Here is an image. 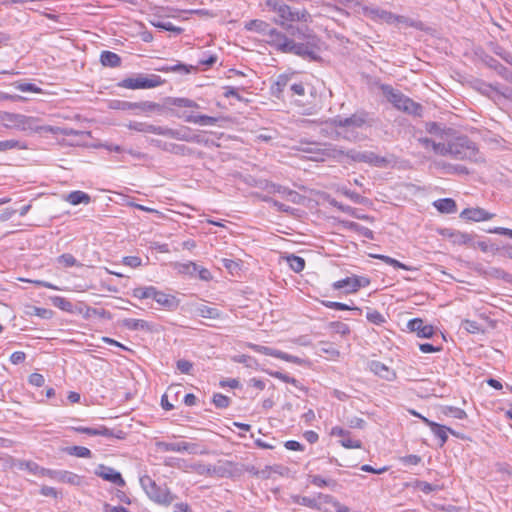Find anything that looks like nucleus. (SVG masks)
<instances>
[{"label":"nucleus","mask_w":512,"mask_h":512,"mask_svg":"<svg viewBox=\"0 0 512 512\" xmlns=\"http://www.w3.org/2000/svg\"><path fill=\"white\" fill-rule=\"evenodd\" d=\"M331 126V132L322 129L329 137L334 140L344 139L349 142H356L361 139L358 129L364 126H371L372 119L366 111H357L349 117L336 116L326 122Z\"/></svg>","instance_id":"f257e3e1"},{"label":"nucleus","mask_w":512,"mask_h":512,"mask_svg":"<svg viewBox=\"0 0 512 512\" xmlns=\"http://www.w3.org/2000/svg\"><path fill=\"white\" fill-rule=\"evenodd\" d=\"M264 6L267 10L275 12L279 19L275 22L285 26L286 22H308L310 14L306 9L293 10L283 0H265Z\"/></svg>","instance_id":"f03ea898"},{"label":"nucleus","mask_w":512,"mask_h":512,"mask_svg":"<svg viewBox=\"0 0 512 512\" xmlns=\"http://www.w3.org/2000/svg\"><path fill=\"white\" fill-rule=\"evenodd\" d=\"M380 89L387 99L397 110L409 115L421 116L423 107L411 98L404 95L399 90L394 89L391 85L382 84Z\"/></svg>","instance_id":"7ed1b4c3"},{"label":"nucleus","mask_w":512,"mask_h":512,"mask_svg":"<svg viewBox=\"0 0 512 512\" xmlns=\"http://www.w3.org/2000/svg\"><path fill=\"white\" fill-rule=\"evenodd\" d=\"M323 156L338 159L341 156H346L354 162L367 163L375 167H383L387 164L386 158L379 156L371 151H357L355 149L344 150L337 149L336 147L325 148L322 150Z\"/></svg>","instance_id":"20e7f679"},{"label":"nucleus","mask_w":512,"mask_h":512,"mask_svg":"<svg viewBox=\"0 0 512 512\" xmlns=\"http://www.w3.org/2000/svg\"><path fill=\"white\" fill-rule=\"evenodd\" d=\"M140 485L149 499L157 504L169 506L176 498L166 486L157 485L148 475L140 477Z\"/></svg>","instance_id":"39448f33"},{"label":"nucleus","mask_w":512,"mask_h":512,"mask_svg":"<svg viewBox=\"0 0 512 512\" xmlns=\"http://www.w3.org/2000/svg\"><path fill=\"white\" fill-rule=\"evenodd\" d=\"M450 156L457 160H469L478 162L481 157L474 142L468 137H457L450 141Z\"/></svg>","instance_id":"423d86ee"},{"label":"nucleus","mask_w":512,"mask_h":512,"mask_svg":"<svg viewBox=\"0 0 512 512\" xmlns=\"http://www.w3.org/2000/svg\"><path fill=\"white\" fill-rule=\"evenodd\" d=\"M164 83V80L156 74H138L135 77H128L121 80L118 86L126 89H151Z\"/></svg>","instance_id":"0eeeda50"},{"label":"nucleus","mask_w":512,"mask_h":512,"mask_svg":"<svg viewBox=\"0 0 512 512\" xmlns=\"http://www.w3.org/2000/svg\"><path fill=\"white\" fill-rule=\"evenodd\" d=\"M156 447L158 450L162 452H177V453H183L187 452L189 454H195L197 453L198 445L195 443H189L185 441L180 442H165V441H158L156 442Z\"/></svg>","instance_id":"6e6552de"},{"label":"nucleus","mask_w":512,"mask_h":512,"mask_svg":"<svg viewBox=\"0 0 512 512\" xmlns=\"http://www.w3.org/2000/svg\"><path fill=\"white\" fill-rule=\"evenodd\" d=\"M94 473L96 476L101 477L103 480L111 482L119 487H124L126 485V482L123 479L121 473L112 467L99 464L96 467Z\"/></svg>","instance_id":"1a4fd4ad"},{"label":"nucleus","mask_w":512,"mask_h":512,"mask_svg":"<svg viewBox=\"0 0 512 512\" xmlns=\"http://www.w3.org/2000/svg\"><path fill=\"white\" fill-rule=\"evenodd\" d=\"M174 116L183 119L185 122L194 123L199 125H215L218 118L207 115H194L191 111H175L171 109Z\"/></svg>","instance_id":"9d476101"},{"label":"nucleus","mask_w":512,"mask_h":512,"mask_svg":"<svg viewBox=\"0 0 512 512\" xmlns=\"http://www.w3.org/2000/svg\"><path fill=\"white\" fill-rule=\"evenodd\" d=\"M265 41L276 50L286 53V50L289 46L291 39H289L285 34L272 28L267 36L265 37Z\"/></svg>","instance_id":"9b49d317"},{"label":"nucleus","mask_w":512,"mask_h":512,"mask_svg":"<svg viewBox=\"0 0 512 512\" xmlns=\"http://www.w3.org/2000/svg\"><path fill=\"white\" fill-rule=\"evenodd\" d=\"M151 143L156 146L157 148H160L163 151L180 155V156H190L193 154V149L189 148L186 145L183 144H176L171 142H165L159 139H153Z\"/></svg>","instance_id":"f8f14e48"},{"label":"nucleus","mask_w":512,"mask_h":512,"mask_svg":"<svg viewBox=\"0 0 512 512\" xmlns=\"http://www.w3.org/2000/svg\"><path fill=\"white\" fill-rule=\"evenodd\" d=\"M286 53L300 56L304 59L315 60L317 58L316 52L309 43H296L291 39Z\"/></svg>","instance_id":"ddd939ff"},{"label":"nucleus","mask_w":512,"mask_h":512,"mask_svg":"<svg viewBox=\"0 0 512 512\" xmlns=\"http://www.w3.org/2000/svg\"><path fill=\"white\" fill-rule=\"evenodd\" d=\"M71 429L74 430L75 432L87 434L90 436H103L106 438L116 437L118 439L123 438L122 431H118V434H116L113 430H111L105 426H99L97 428L79 426V427H72Z\"/></svg>","instance_id":"4468645a"},{"label":"nucleus","mask_w":512,"mask_h":512,"mask_svg":"<svg viewBox=\"0 0 512 512\" xmlns=\"http://www.w3.org/2000/svg\"><path fill=\"white\" fill-rule=\"evenodd\" d=\"M266 189L270 193L280 194L283 198L287 199L288 201H291L292 203L298 204L302 199V196L298 192L291 190L288 187L281 186L279 184L268 183L266 185Z\"/></svg>","instance_id":"2eb2a0df"},{"label":"nucleus","mask_w":512,"mask_h":512,"mask_svg":"<svg viewBox=\"0 0 512 512\" xmlns=\"http://www.w3.org/2000/svg\"><path fill=\"white\" fill-rule=\"evenodd\" d=\"M407 327L411 332H416L421 338H431L434 334V327L427 325L421 318H414L408 321Z\"/></svg>","instance_id":"dca6fc26"},{"label":"nucleus","mask_w":512,"mask_h":512,"mask_svg":"<svg viewBox=\"0 0 512 512\" xmlns=\"http://www.w3.org/2000/svg\"><path fill=\"white\" fill-rule=\"evenodd\" d=\"M369 369L375 375L379 376L380 378L386 381H394L397 378V374L393 369L377 360H372L369 363Z\"/></svg>","instance_id":"f3484780"},{"label":"nucleus","mask_w":512,"mask_h":512,"mask_svg":"<svg viewBox=\"0 0 512 512\" xmlns=\"http://www.w3.org/2000/svg\"><path fill=\"white\" fill-rule=\"evenodd\" d=\"M152 299L155 300L160 306L170 311L177 309L179 305V300L175 296L167 294L163 291H159L156 287L152 295Z\"/></svg>","instance_id":"a211bd4d"},{"label":"nucleus","mask_w":512,"mask_h":512,"mask_svg":"<svg viewBox=\"0 0 512 512\" xmlns=\"http://www.w3.org/2000/svg\"><path fill=\"white\" fill-rule=\"evenodd\" d=\"M460 217L468 221H485L493 217V214L487 212L483 208H466L460 213Z\"/></svg>","instance_id":"6ab92c4d"},{"label":"nucleus","mask_w":512,"mask_h":512,"mask_svg":"<svg viewBox=\"0 0 512 512\" xmlns=\"http://www.w3.org/2000/svg\"><path fill=\"white\" fill-rule=\"evenodd\" d=\"M0 122L7 128L24 126L27 122V117L21 114L1 112Z\"/></svg>","instance_id":"aec40b11"},{"label":"nucleus","mask_w":512,"mask_h":512,"mask_svg":"<svg viewBox=\"0 0 512 512\" xmlns=\"http://www.w3.org/2000/svg\"><path fill=\"white\" fill-rule=\"evenodd\" d=\"M191 129L189 127L183 126L179 129H173L166 126H162L161 128V136L169 137L172 139H176L179 141L187 142L189 139V134Z\"/></svg>","instance_id":"412c9836"},{"label":"nucleus","mask_w":512,"mask_h":512,"mask_svg":"<svg viewBox=\"0 0 512 512\" xmlns=\"http://www.w3.org/2000/svg\"><path fill=\"white\" fill-rule=\"evenodd\" d=\"M128 129L141 133H151L160 135L162 126H156L146 122L131 121L127 124Z\"/></svg>","instance_id":"4be33fe9"},{"label":"nucleus","mask_w":512,"mask_h":512,"mask_svg":"<svg viewBox=\"0 0 512 512\" xmlns=\"http://www.w3.org/2000/svg\"><path fill=\"white\" fill-rule=\"evenodd\" d=\"M433 206L443 214H452L457 211V204L452 198H442L433 202Z\"/></svg>","instance_id":"5701e85b"},{"label":"nucleus","mask_w":512,"mask_h":512,"mask_svg":"<svg viewBox=\"0 0 512 512\" xmlns=\"http://www.w3.org/2000/svg\"><path fill=\"white\" fill-rule=\"evenodd\" d=\"M166 104L179 108L199 109L200 106L197 102L192 99L184 97H168L166 98Z\"/></svg>","instance_id":"b1692460"},{"label":"nucleus","mask_w":512,"mask_h":512,"mask_svg":"<svg viewBox=\"0 0 512 512\" xmlns=\"http://www.w3.org/2000/svg\"><path fill=\"white\" fill-rule=\"evenodd\" d=\"M245 29L248 31L259 33L266 37L269 31L272 29V27L263 20L254 19L250 20L245 24Z\"/></svg>","instance_id":"393cba45"},{"label":"nucleus","mask_w":512,"mask_h":512,"mask_svg":"<svg viewBox=\"0 0 512 512\" xmlns=\"http://www.w3.org/2000/svg\"><path fill=\"white\" fill-rule=\"evenodd\" d=\"M100 62L105 67L116 68L121 65V57L111 51H102L100 54Z\"/></svg>","instance_id":"a878e982"},{"label":"nucleus","mask_w":512,"mask_h":512,"mask_svg":"<svg viewBox=\"0 0 512 512\" xmlns=\"http://www.w3.org/2000/svg\"><path fill=\"white\" fill-rule=\"evenodd\" d=\"M431 431L437 438H439L440 447L444 446V444L447 442L448 433H451L452 435H457L453 429L438 423L433 424Z\"/></svg>","instance_id":"bb28decb"},{"label":"nucleus","mask_w":512,"mask_h":512,"mask_svg":"<svg viewBox=\"0 0 512 512\" xmlns=\"http://www.w3.org/2000/svg\"><path fill=\"white\" fill-rule=\"evenodd\" d=\"M436 167L441 168L447 174H461L466 175L469 173L468 169L460 164H450L445 161L435 162Z\"/></svg>","instance_id":"cd10ccee"},{"label":"nucleus","mask_w":512,"mask_h":512,"mask_svg":"<svg viewBox=\"0 0 512 512\" xmlns=\"http://www.w3.org/2000/svg\"><path fill=\"white\" fill-rule=\"evenodd\" d=\"M288 82L289 77L285 74H280L271 86L272 95L280 99L285 87L288 85Z\"/></svg>","instance_id":"c85d7f7f"},{"label":"nucleus","mask_w":512,"mask_h":512,"mask_svg":"<svg viewBox=\"0 0 512 512\" xmlns=\"http://www.w3.org/2000/svg\"><path fill=\"white\" fill-rule=\"evenodd\" d=\"M122 324L124 327L132 331L150 329L149 323L142 319L126 318L123 320Z\"/></svg>","instance_id":"c756f323"},{"label":"nucleus","mask_w":512,"mask_h":512,"mask_svg":"<svg viewBox=\"0 0 512 512\" xmlns=\"http://www.w3.org/2000/svg\"><path fill=\"white\" fill-rule=\"evenodd\" d=\"M66 200L71 205H79L81 203H90L91 198L87 193L83 191H72L67 195Z\"/></svg>","instance_id":"7c9ffc66"},{"label":"nucleus","mask_w":512,"mask_h":512,"mask_svg":"<svg viewBox=\"0 0 512 512\" xmlns=\"http://www.w3.org/2000/svg\"><path fill=\"white\" fill-rule=\"evenodd\" d=\"M333 289L340 290L344 289L345 293H355L356 287H354V278L346 277L344 279L338 280L332 284Z\"/></svg>","instance_id":"2f4dec72"},{"label":"nucleus","mask_w":512,"mask_h":512,"mask_svg":"<svg viewBox=\"0 0 512 512\" xmlns=\"http://www.w3.org/2000/svg\"><path fill=\"white\" fill-rule=\"evenodd\" d=\"M445 235H447L454 244L458 245H464L472 241V236L470 234L460 231L449 230Z\"/></svg>","instance_id":"473e14b6"},{"label":"nucleus","mask_w":512,"mask_h":512,"mask_svg":"<svg viewBox=\"0 0 512 512\" xmlns=\"http://www.w3.org/2000/svg\"><path fill=\"white\" fill-rule=\"evenodd\" d=\"M63 452L68 455L75 456L78 458H90L92 456V452L83 446H70L62 449Z\"/></svg>","instance_id":"72a5a7b5"},{"label":"nucleus","mask_w":512,"mask_h":512,"mask_svg":"<svg viewBox=\"0 0 512 512\" xmlns=\"http://www.w3.org/2000/svg\"><path fill=\"white\" fill-rule=\"evenodd\" d=\"M487 64L489 67L493 68L501 77L512 83V72L509 71L505 66L493 58H490Z\"/></svg>","instance_id":"f704fd0d"},{"label":"nucleus","mask_w":512,"mask_h":512,"mask_svg":"<svg viewBox=\"0 0 512 512\" xmlns=\"http://www.w3.org/2000/svg\"><path fill=\"white\" fill-rule=\"evenodd\" d=\"M136 103V110H139L140 112L144 113H150V112H161L163 110V106H161L158 103L151 102V101H142V102H135Z\"/></svg>","instance_id":"c9c22d12"},{"label":"nucleus","mask_w":512,"mask_h":512,"mask_svg":"<svg viewBox=\"0 0 512 512\" xmlns=\"http://www.w3.org/2000/svg\"><path fill=\"white\" fill-rule=\"evenodd\" d=\"M57 480L72 485L80 484V477L70 471H59V473H57Z\"/></svg>","instance_id":"e433bc0d"},{"label":"nucleus","mask_w":512,"mask_h":512,"mask_svg":"<svg viewBox=\"0 0 512 512\" xmlns=\"http://www.w3.org/2000/svg\"><path fill=\"white\" fill-rule=\"evenodd\" d=\"M287 262L290 268L296 273L303 271L305 268V260L300 256L291 254L287 256Z\"/></svg>","instance_id":"4c0bfd02"},{"label":"nucleus","mask_w":512,"mask_h":512,"mask_svg":"<svg viewBox=\"0 0 512 512\" xmlns=\"http://www.w3.org/2000/svg\"><path fill=\"white\" fill-rule=\"evenodd\" d=\"M151 24L159 29L172 32L176 35H179L183 32L181 27L175 26L173 23L169 21H152Z\"/></svg>","instance_id":"58836bf2"},{"label":"nucleus","mask_w":512,"mask_h":512,"mask_svg":"<svg viewBox=\"0 0 512 512\" xmlns=\"http://www.w3.org/2000/svg\"><path fill=\"white\" fill-rule=\"evenodd\" d=\"M291 498H292V501L296 504L306 506L309 508H313V509L319 508V503L317 502V500L315 498H310L307 496H299V495H294Z\"/></svg>","instance_id":"ea45409f"},{"label":"nucleus","mask_w":512,"mask_h":512,"mask_svg":"<svg viewBox=\"0 0 512 512\" xmlns=\"http://www.w3.org/2000/svg\"><path fill=\"white\" fill-rule=\"evenodd\" d=\"M175 267L179 273L190 276L195 275L196 271L198 270V265L191 261L186 263H176Z\"/></svg>","instance_id":"a19ab883"},{"label":"nucleus","mask_w":512,"mask_h":512,"mask_svg":"<svg viewBox=\"0 0 512 512\" xmlns=\"http://www.w3.org/2000/svg\"><path fill=\"white\" fill-rule=\"evenodd\" d=\"M26 145L22 142L15 140V139H9V140H3L0 141V152H6L8 150L12 149H25Z\"/></svg>","instance_id":"79ce46f5"},{"label":"nucleus","mask_w":512,"mask_h":512,"mask_svg":"<svg viewBox=\"0 0 512 512\" xmlns=\"http://www.w3.org/2000/svg\"><path fill=\"white\" fill-rule=\"evenodd\" d=\"M197 68L193 65H186V64H183L179 61H176L175 64L171 65L170 66V71L173 72V73H177V74H181V75H184V74H189L191 72H194L196 71Z\"/></svg>","instance_id":"37998d69"},{"label":"nucleus","mask_w":512,"mask_h":512,"mask_svg":"<svg viewBox=\"0 0 512 512\" xmlns=\"http://www.w3.org/2000/svg\"><path fill=\"white\" fill-rule=\"evenodd\" d=\"M154 290V286L137 287L133 290V296L138 299H152Z\"/></svg>","instance_id":"c03bdc74"},{"label":"nucleus","mask_w":512,"mask_h":512,"mask_svg":"<svg viewBox=\"0 0 512 512\" xmlns=\"http://www.w3.org/2000/svg\"><path fill=\"white\" fill-rule=\"evenodd\" d=\"M109 107L116 110H136V103L123 100H112L109 103Z\"/></svg>","instance_id":"a18cd8bd"},{"label":"nucleus","mask_w":512,"mask_h":512,"mask_svg":"<svg viewBox=\"0 0 512 512\" xmlns=\"http://www.w3.org/2000/svg\"><path fill=\"white\" fill-rule=\"evenodd\" d=\"M442 413L446 416H452L456 419H464L467 416L463 409L453 406H444L442 408Z\"/></svg>","instance_id":"49530a36"},{"label":"nucleus","mask_w":512,"mask_h":512,"mask_svg":"<svg viewBox=\"0 0 512 512\" xmlns=\"http://www.w3.org/2000/svg\"><path fill=\"white\" fill-rule=\"evenodd\" d=\"M197 312L203 318L216 319L219 317V312L216 308L206 305L199 306Z\"/></svg>","instance_id":"de8ad7c7"},{"label":"nucleus","mask_w":512,"mask_h":512,"mask_svg":"<svg viewBox=\"0 0 512 512\" xmlns=\"http://www.w3.org/2000/svg\"><path fill=\"white\" fill-rule=\"evenodd\" d=\"M212 403L219 409H225L229 407L231 399L221 393H214L212 397Z\"/></svg>","instance_id":"09e8293b"},{"label":"nucleus","mask_w":512,"mask_h":512,"mask_svg":"<svg viewBox=\"0 0 512 512\" xmlns=\"http://www.w3.org/2000/svg\"><path fill=\"white\" fill-rule=\"evenodd\" d=\"M322 304L327 307V308H330V309H335V310H353V311H357L359 313H361V309L358 308V307H351L345 303H341V302H334V301H322Z\"/></svg>","instance_id":"8fccbe9b"},{"label":"nucleus","mask_w":512,"mask_h":512,"mask_svg":"<svg viewBox=\"0 0 512 512\" xmlns=\"http://www.w3.org/2000/svg\"><path fill=\"white\" fill-rule=\"evenodd\" d=\"M366 318L369 322L375 324V325H381L383 324L386 319L383 314H381L377 310H371L369 309L366 313Z\"/></svg>","instance_id":"3c124183"},{"label":"nucleus","mask_w":512,"mask_h":512,"mask_svg":"<svg viewBox=\"0 0 512 512\" xmlns=\"http://www.w3.org/2000/svg\"><path fill=\"white\" fill-rule=\"evenodd\" d=\"M349 228L358 232L360 235H362L363 237L367 238V239H373L374 236H373V231L367 227H364V226H361L360 224L356 223V222H351L349 224Z\"/></svg>","instance_id":"603ef678"},{"label":"nucleus","mask_w":512,"mask_h":512,"mask_svg":"<svg viewBox=\"0 0 512 512\" xmlns=\"http://www.w3.org/2000/svg\"><path fill=\"white\" fill-rule=\"evenodd\" d=\"M373 13L380 18L381 20L385 21L386 23L393 24L395 23L396 14L382 10V9H376L373 11Z\"/></svg>","instance_id":"864d4df0"},{"label":"nucleus","mask_w":512,"mask_h":512,"mask_svg":"<svg viewBox=\"0 0 512 512\" xmlns=\"http://www.w3.org/2000/svg\"><path fill=\"white\" fill-rule=\"evenodd\" d=\"M462 327L469 333H472V334H475V333H479V332H482L483 330L481 329V326L478 322L476 321H473V320H464L462 322Z\"/></svg>","instance_id":"5fc2aeb1"},{"label":"nucleus","mask_w":512,"mask_h":512,"mask_svg":"<svg viewBox=\"0 0 512 512\" xmlns=\"http://www.w3.org/2000/svg\"><path fill=\"white\" fill-rule=\"evenodd\" d=\"M249 347L251 349H253L255 352H258V353H261L264 355H268V356H273V357H275V354H277V352L279 351L277 349H273L268 346H261V345H257V344H249Z\"/></svg>","instance_id":"6e6d98bb"},{"label":"nucleus","mask_w":512,"mask_h":512,"mask_svg":"<svg viewBox=\"0 0 512 512\" xmlns=\"http://www.w3.org/2000/svg\"><path fill=\"white\" fill-rule=\"evenodd\" d=\"M330 327L332 328V330L335 333L340 334V335H347L350 333L349 326L347 324L339 322V321L331 322Z\"/></svg>","instance_id":"4d7b16f0"},{"label":"nucleus","mask_w":512,"mask_h":512,"mask_svg":"<svg viewBox=\"0 0 512 512\" xmlns=\"http://www.w3.org/2000/svg\"><path fill=\"white\" fill-rule=\"evenodd\" d=\"M341 193L343 195H345L346 197H348L350 200H352L354 203H357V204H362L365 202V198L362 197L360 194L354 192V191H351L347 188H342L341 189Z\"/></svg>","instance_id":"13d9d810"},{"label":"nucleus","mask_w":512,"mask_h":512,"mask_svg":"<svg viewBox=\"0 0 512 512\" xmlns=\"http://www.w3.org/2000/svg\"><path fill=\"white\" fill-rule=\"evenodd\" d=\"M21 469H25L34 475H40L41 467L33 461H25L20 464Z\"/></svg>","instance_id":"bf43d9fd"},{"label":"nucleus","mask_w":512,"mask_h":512,"mask_svg":"<svg viewBox=\"0 0 512 512\" xmlns=\"http://www.w3.org/2000/svg\"><path fill=\"white\" fill-rule=\"evenodd\" d=\"M341 445L348 449H359L362 447V443L360 440L351 439L349 436H345L340 441Z\"/></svg>","instance_id":"052dcab7"},{"label":"nucleus","mask_w":512,"mask_h":512,"mask_svg":"<svg viewBox=\"0 0 512 512\" xmlns=\"http://www.w3.org/2000/svg\"><path fill=\"white\" fill-rule=\"evenodd\" d=\"M433 151L441 156H450V141L445 143L433 144Z\"/></svg>","instance_id":"680f3d73"},{"label":"nucleus","mask_w":512,"mask_h":512,"mask_svg":"<svg viewBox=\"0 0 512 512\" xmlns=\"http://www.w3.org/2000/svg\"><path fill=\"white\" fill-rule=\"evenodd\" d=\"M58 262L65 267H73L77 264L76 258L68 253L62 254L58 257Z\"/></svg>","instance_id":"e2e57ef3"},{"label":"nucleus","mask_w":512,"mask_h":512,"mask_svg":"<svg viewBox=\"0 0 512 512\" xmlns=\"http://www.w3.org/2000/svg\"><path fill=\"white\" fill-rule=\"evenodd\" d=\"M176 366L177 369L183 374H190L191 370L193 369V363L185 359L178 360L176 362Z\"/></svg>","instance_id":"0e129e2a"},{"label":"nucleus","mask_w":512,"mask_h":512,"mask_svg":"<svg viewBox=\"0 0 512 512\" xmlns=\"http://www.w3.org/2000/svg\"><path fill=\"white\" fill-rule=\"evenodd\" d=\"M263 201L270 203L279 212H289L291 210V208L289 206H287L271 197H264Z\"/></svg>","instance_id":"69168bd1"},{"label":"nucleus","mask_w":512,"mask_h":512,"mask_svg":"<svg viewBox=\"0 0 512 512\" xmlns=\"http://www.w3.org/2000/svg\"><path fill=\"white\" fill-rule=\"evenodd\" d=\"M232 360L236 363L245 364L247 367H252V365L256 362V360L245 354L236 355L232 358Z\"/></svg>","instance_id":"338daca9"},{"label":"nucleus","mask_w":512,"mask_h":512,"mask_svg":"<svg viewBox=\"0 0 512 512\" xmlns=\"http://www.w3.org/2000/svg\"><path fill=\"white\" fill-rule=\"evenodd\" d=\"M490 88L501 94L504 98L512 101V89L508 87H501L499 85L490 84Z\"/></svg>","instance_id":"774afa93"}]
</instances>
